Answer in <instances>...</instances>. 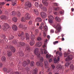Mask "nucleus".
<instances>
[{
  "label": "nucleus",
  "mask_w": 74,
  "mask_h": 74,
  "mask_svg": "<svg viewBox=\"0 0 74 74\" xmlns=\"http://www.w3.org/2000/svg\"><path fill=\"white\" fill-rule=\"evenodd\" d=\"M70 63H71L70 62H69L66 63V64L65 65V67H68L69 65L70 64Z\"/></svg>",
  "instance_id": "obj_31"
},
{
  "label": "nucleus",
  "mask_w": 74,
  "mask_h": 74,
  "mask_svg": "<svg viewBox=\"0 0 74 74\" xmlns=\"http://www.w3.org/2000/svg\"><path fill=\"white\" fill-rule=\"evenodd\" d=\"M25 45V43L23 42H20L18 47H21L22 46H24Z\"/></svg>",
  "instance_id": "obj_23"
},
{
  "label": "nucleus",
  "mask_w": 74,
  "mask_h": 74,
  "mask_svg": "<svg viewBox=\"0 0 74 74\" xmlns=\"http://www.w3.org/2000/svg\"><path fill=\"white\" fill-rule=\"evenodd\" d=\"M51 67L53 69H54L55 68V66H54V65H52Z\"/></svg>",
  "instance_id": "obj_56"
},
{
  "label": "nucleus",
  "mask_w": 74,
  "mask_h": 74,
  "mask_svg": "<svg viewBox=\"0 0 74 74\" xmlns=\"http://www.w3.org/2000/svg\"><path fill=\"white\" fill-rule=\"evenodd\" d=\"M35 32H36V33H38V30L37 29H35Z\"/></svg>",
  "instance_id": "obj_63"
},
{
  "label": "nucleus",
  "mask_w": 74,
  "mask_h": 74,
  "mask_svg": "<svg viewBox=\"0 0 74 74\" xmlns=\"http://www.w3.org/2000/svg\"><path fill=\"white\" fill-rule=\"evenodd\" d=\"M10 48L13 52H15V49L14 47L11 46L10 47Z\"/></svg>",
  "instance_id": "obj_18"
},
{
  "label": "nucleus",
  "mask_w": 74,
  "mask_h": 74,
  "mask_svg": "<svg viewBox=\"0 0 74 74\" xmlns=\"http://www.w3.org/2000/svg\"><path fill=\"white\" fill-rule=\"evenodd\" d=\"M50 33H54V30L52 29H51L50 30Z\"/></svg>",
  "instance_id": "obj_55"
},
{
  "label": "nucleus",
  "mask_w": 74,
  "mask_h": 74,
  "mask_svg": "<svg viewBox=\"0 0 74 74\" xmlns=\"http://www.w3.org/2000/svg\"><path fill=\"white\" fill-rule=\"evenodd\" d=\"M44 23H42L39 27L40 29H42L44 27Z\"/></svg>",
  "instance_id": "obj_26"
},
{
  "label": "nucleus",
  "mask_w": 74,
  "mask_h": 74,
  "mask_svg": "<svg viewBox=\"0 0 74 74\" xmlns=\"http://www.w3.org/2000/svg\"><path fill=\"white\" fill-rule=\"evenodd\" d=\"M27 62L26 61H24L23 62V64L24 67H25L26 65H27L28 64H29L30 63V60H27Z\"/></svg>",
  "instance_id": "obj_8"
},
{
  "label": "nucleus",
  "mask_w": 74,
  "mask_h": 74,
  "mask_svg": "<svg viewBox=\"0 0 74 74\" xmlns=\"http://www.w3.org/2000/svg\"><path fill=\"white\" fill-rule=\"evenodd\" d=\"M34 53L35 55H36L37 56L38 58L40 57V54L39 52H38V49L36 48L35 49Z\"/></svg>",
  "instance_id": "obj_6"
},
{
  "label": "nucleus",
  "mask_w": 74,
  "mask_h": 74,
  "mask_svg": "<svg viewBox=\"0 0 74 74\" xmlns=\"http://www.w3.org/2000/svg\"><path fill=\"white\" fill-rule=\"evenodd\" d=\"M14 74H22V73H21L19 72H17L14 73Z\"/></svg>",
  "instance_id": "obj_52"
},
{
  "label": "nucleus",
  "mask_w": 74,
  "mask_h": 74,
  "mask_svg": "<svg viewBox=\"0 0 74 74\" xmlns=\"http://www.w3.org/2000/svg\"><path fill=\"white\" fill-rule=\"evenodd\" d=\"M60 9V8L59 7H58V8H54V10H55V11H57V10H59Z\"/></svg>",
  "instance_id": "obj_42"
},
{
  "label": "nucleus",
  "mask_w": 74,
  "mask_h": 74,
  "mask_svg": "<svg viewBox=\"0 0 74 74\" xmlns=\"http://www.w3.org/2000/svg\"><path fill=\"white\" fill-rule=\"evenodd\" d=\"M49 22L50 23H53V21L52 20H48Z\"/></svg>",
  "instance_id": "obj_49"
},
{
  "label": "nucleus",
  "mask_w": 74,
  "mask_h": 74,
  "mask_svg": "<svg viewBox=\"0 0 74 74\" xmlns=\"http://www.w3.org/2000/svg\"><path fill=\"white\" fill-rule=\"evenodd\" d=\"M14 37L13 36H10L9 40H12L13 38H14Z\"/></svg>",
  "instance_id": "obj_46"
},
{
  "label": "nucleus",
  "mask_w": 74,
  "mask_h": 74,
  "mask_svg": "<svg viewBox=\"0 0 74 74\" xmlns=\"http://www.w3.org/2000/svg\"><path fill=\"white\" fill-rule=\"evenodd\" d=\"M37 66H40V67H42L43 66V63L42 62H38L36 63Z\"/></svg>",
  "instance_id": "obj_14"
},
{
  "label": "nucleus",
  "mask_w": 74,
  "mask_h": 74,
  "mask_svg": "<svg viewBox=\"0 0 74 74\" xmlns=\"http://www.w3.org/2000/svg\"><path fill=\"white\" fill-rule=\"evenodd\" d=\"M44 51V53L45 54H47V49H45Z\"/></svg>",
  "instance_id": "obj_51"
},
{
  "label": "nucleus",
  "mask_w": 74,
  "mask_h": 74,
  "mask_svg": "<svg viewBox=\"0 0 74 74\" xmlns=\"http://www.w3.org/2000/svg\"><path fill=\"white\" fill-rule=\"evenodd\" d=\"M64 55V57L67 58L66 59V62L72 60L73 59V56L72 55H70L69 56V54L66 53H65Z\"/></svg>",
  "instance_id": "obj_3"
},
{
  "label": "nucleus",
  "mask_w": 74,
  "mask_h": 74,
  "mask_svg": "<svg viewBox=\"0 0 74 74\" xmlns=\"http://www.w3.org/2000/svg\"><path fill=\"white\" fill-rule=\"evenodd\" d=\"M35 5L36 6V7H38V5H39V4L38 2H36L35 3Z\"/></svg>",
  "instance_id": "obj_38"
},
{
  "label": "nucleus",
  "mask_w": 74,
  "mask_h": 74,
  "mask_svg": "<svg viewBox=\"0 0 74 74\" xmlns=\"http://www.w3.org/2000/svg\"><path fill=\"white\" fill-rule=\"evenodd\" d=\"M16 15L18 16H21V13L19 12H17Z\"/></svg>",
  "instance_id": "obj_41"
},
{
  "label": "nucleus",
  "mask_w": 74,
  "mask_h": 74,
  "mask_svg": "<svg viewBox=\"0 0 74 74\" xmlns=\"http://www.w3.org/2000/svg\"><path fill=\"white\" fill-rule=\"evenodd\" d=\"M42 3L45 5H46V6H48V2L47 1L44 0H43Z\"/></svg>",
  "instance_id": "obj_27"
},
{
  "label": "nucleus",
  "mask_w": 74,
  "mask_h": 74,
  "mask_svg": "<svg viewBox=\"0 0 74 74\" xmlns=\"http://www.w3.org/2000/svg\"><path fill=\"white\" fill-rule=\"evenodd\" d=\"M3 29L4 30L5 29L7 30V29H8V28L10 27V26H9V25L8 24L3 23Z\"/></svg>",
  "instance_id": "obj_5"
},
{
  "label": "nucleus",
  "mask_w": 74,
  "mask_h": 74,
  "mask_svg": "<svg viewBox=\"0 0 74 74\" xmlns=\"http://www.w3.org/2000/svg\"><path fill=\"white\" fill-rule=\"evenodd\" d=\"M35 42H36V40H32L30 42V45L31 46L35 44Z\"/></svg>",
  "instance_id": "obj_16"
},
{
  "label": "nucleus",
  "mask_w": 74,
  "mask_h": 74,
  "mask_svg": "<svg viewBox=\"0 0 74 74\" xmlns=\"http://www.w3.org/2000/svg\"><path fill=\"white\" fill-rule=\"evenodd\" d=\"M33 23V22L32 21H30L28 22V24L29 25H32Z\"/></svg>",
  "instance_id": "obj_40"
},
{
  "label": "nucleus",
  "mask_w": 74,
  "mask_h": 74,
  "mask_svg": "<svg viewBox=\"0 0 74 74\" xmlns=\"http://www.w3.org/2000/svg\"><path fill=\"white\" fill-rule=\"evenodd\" d=\"M70 63H71L70 62H69L66 63V64L65 65V67H68L69 65L70 64Z\"/></svg>",
  "instance_id": "obj_32"
},
{
  "label": "nucleus",
  "mask_w": 74,
  "mask_h": 74,
  "mask_svg": "<svg viewBox=\"0 0 74 74\" xmlns=\"http://www.w3.org/2000/svg\"><path fill=\"white\" fill-rule=\"evenodd\" d=\"M34 65V62L33 61H32L30 64L31 66H33Z\"/></svg>",
  "instance_id": "obj_39"
},
{
  "label": "nucleus",
  "mask_w": 74,
  "mask_h": 74,
  "mask_svg": "<svg viewBox=\"0 0 74 74\" xmlns=\"http://www.w3.org/2000/svg\"><path fill=\"white\" fill-rule=\"evenodd\" d=\"M42 43L41 42H37L36 44V45L37 47H40Z\"/></svg>",
  "instance_id": "obj_25"
},
{
  "label": "nucleus",
  "mask_w": 74,
  "mask_h": 74,
  "mask_svg": "<svg viewBox=\"0 0 74 74\" xmlns=\"http://www.w3.org/2000/svg\"><path fill=\"white\" fill-rule=\"evenodd\" d=\"M39 8L42 10H44L45 9V8L41 4H40L39 5Z\"/></svg>",
  "instance_id": "obj_20"
},
{
  "label": "nucleus",
  "mask_w": 74,
  "mask_h": 74,
  "mask_svg": "<svg viewBox=\"0 0 74 74\" xmlns=\"http://www.w3.org/2000/svg\"><path fill=\"white\" fill-rule=\"evenodd\" d=\"M43 36L44 37H47V35L46 34V33L45 32L43 33Z\"/></svg>",
  "instance_id": "obj_53"
},
{
  "label": "nucleus",
  "mask_w": 74,
  "mask_h": 74,
  "mask_svg": "<svg viewBox=\"0 0 74 74\" xmlns=\"http://www.w3.org/2000/svg\"><path fill=\"white\" fill-rule=\"evenodd\" d=\"M32 74H37V69L35 68V69H33Z\"/></svg>",
  "instance_id": "obj_17"
},
{
  "label": "nucleus",
  "mask_w": 74,
  "mask_h": 74,
  "mask_svg": "<svg viewBox=\"0 0 74 74\" xmlns=\"http://www.w3.org/2000/svg\"><path fill=\"white\" fill-rule=\"evenodd\" d=\"M33 12L36 15H38V12L37 10L34 9L33 10Z\"/></svg>",
  "instance_id": "obj_24"
},
{
  "label": "nucleus",
  "mask_w": 74,
  "mask_h": 74,
  "mask_svg": "<svg viewBox=\"0 0 74 74\" xmlns=\"http://www.w3.org/2000/svg\"><path fill=\"white\" fill-rule=\"evenodd\" d=\"M19 28H21V29H23L24 30H26L27 29V27L26 26H23L22 24H20L19 26Z\"/></svg>",
  "instance_id": "obj_10"
},
{
  "label": "nucleus",
  "mask_w": 74,
  "mask_h": 74,
  "mask_svg": "<svg viewBox=\"0 0 74 74\" xmlns=\"http://www.w3.org/2000/svg\"><path fill=\"white\" fill-rule=\"evenodd\" d=\"M70 69L71 70H74V66L73 64H71L70 66Z\"/></svg>",
  "instance_id": "obj_33"
},
{
  "label": "nucleus",
  "mask_w": 74,
  "mask_h": 74,
  "mask_svg": "<svg viewBox=\"0 0 74 74\" xmlns=\"http://www.w3.org/2000/svg\"><path fill=\"white\" fill-rule=\"evenodd\" d=\"M5 4V3L4 2H1L0 3V5H4Z\"/></svg>",
  "instance_id": "obj_50"
},
{
  "label": "nucleus",
  "mask_w": 74,
  "mask_h": 74,
  "mask_svg": "<svg viewBox=\"0 0 74 74\" xmlns=\"http://www.w3.org/2000/svg\"><path fill=\"white\" fill-rule=\"evenodd\" d=\"M18 34L19 37H21V39L22 40H25V37L27 41H29V35L27 33H25L24 36L23 32L22 31H19L18 32Z\"/></svg>",
  "instance_id": "obj_1"
},
{
  "label": "nucleus",
  "mask_w": 74,
  "mask_h": 74,
  "mask_svg": "<svg viewBox=\"0 0 74 74\" xmlns=\"http://www.w3.org/2000/svg\"><path fill=\"white\" fill-rule=\"evenodd\" d=\"M57 69L56 70V71H59V70H62L63 71L64 70V66H62L60 65V64H58V65L56 66V69Z\"/></svg>",
  "instance_id": "obj_4"
},
{
  "label": "nucleus",
  "mask_w": 74,
  "mask_h": 74,
  "mask_svg": "<svg viewBox=\"0 0 74 74\" xmlns=\"http://www.w3.org/2000/svg\"><path fill=\"white\" fill-rule=\"evenodd\" d=\"M48 18H49V19H54L53 17L51 15H49L48 16Z\"/></svg>",
  "instance_id": "obj_34"
},
{
  "label": "nucleus",
  "mask_w": 74,
  "mask_h": 74,
  "mask_svg": "<svg viewBox=\"0 0 74 74\" xmlns=\"http://www.w3.org/2000/svg\"><path fill=\"white\" fill-rule=\"evenodd\" d=\"M54 63H58L59 61L60 60V57L59 56H58V59H56V58H54L53 59Z\"/></svg>",
  "instance_id": "obj_11"
},
{
  "label": "nucleus",
  "mask_w": 74,
  "mask_h": 74,
  "mask_svg": "<svg viewBox=\"0 0 74 74\" xmlns=\"http://www.w3.org/2000/svg\"><path fill=\"white\" fill-rule=\"evenodd\" d=\"M12 15H15V12H12Z\"/></svg>",
  "instance_id": "obj_54"
},
{
  "label": "nucleus",
  "mask_w": 74,
  "mask_h": 74,
  "mask_svg": "<svg viewBox=\"0 0 74 74\" xmlns=\"http://www.w3.org/2000/svg\"><path fill=\"white\" fill-rule=\"evenodd\" d=\"M19 54L21 56H22L24 55V54L22 53V51H20Z\"/></svg>",
  "instance_id": "obj_35"
},
{
  "label": "nucleus",
  "mask_w": 74,
  "mask_h": 74,
  "mask_svg": "<svg viewBox=\"0 0 74 74\" xmlns=\"http://www.w3.org/2000/svg\"><path fill=\"white\" fill-rule=\"evenodd\" d=\"M3 70L4 71H7V69L6 68H3Z\"/></svg>",
  "instance_id": "obj_61"
},
{
  "label": "nucleus",
  "mask_w": 74,
  "mask_h": 74,
  "mask_svg": "<svg viewBox=\"0 0 74 74\" xmlns=\"http://www.w3.org/2000/svg\"><path fill=\"white\" fill-rule=\"evenodd\" d=\"M21 21L22 22H25L26 20L25 19L24 17H22L21 19Z\"/></svg>",
  "instance_id": "obj_45"
},
{
  "label": "nucleus",
  "mask_w": 74,
  "mask_h": 74,
  "mask_svg": "<svg viewBox=\"0 0 74 74\" xmlns=\"http://www.w3.org/2000/svg\"><path fill=\"white\" fill-rule=\"evenodd\" d=\"M25 18L26 20H29L30 18V16L29 13H26L25 15Z\"/></svg>",
  "instance_id": "obj_9"
},
{
  "label": "nucleus",
  "mask_w": 74,
  "mask_h": 74,
  "mask_svg": "<svg viewBox=\"0 0 74 74\" xmlns=\"http://www.w3.org/2000/svg\"><path fill=\"white\" fill-rule=\"evenodd\" d=\"M44 64L46 68H48V67L49 64L47 61H45Z\"/></svg>",
  "instance_id": "obj_19"
},
{
  "label": "nucleus",
  "mask_w": 74,
  "mask_h": 74,
  "mask_svg": "<svg viewBox=\"0 0 74 74\" xmlns=\"http://www.w3.org/2000/svg\"><path fill=\"white\" fill-rule=\"evenodd\" d=\"M12 28L13 30L16 31L17 30V27H16V26L15 25H13L12 26Z\"/></svg>",
  "instance_id": "obj_22"
},
{
  "label": "nucleus",
  "mask_w": 74,
  "mask_h": 74,
  "mask_svg": "<svg viewBox=\"0 0 74 74\" xmlns=\"http://www.w3.org/2000/svg\"><path fill=\"white\" fill-rule=\"evenodd\" d=\"M12 52L10 51H7V54L8 56L9 57H10L12 56Z\"/></svg>",
  "instance_id": "obj_13"
},
{
  "label": "nucleus",
  "mask_w": 74,
  "mask_h": 74,
  "mask_svg": "<svg viewBox=\"0 0 74 74\" xmlns=\"http://www.w3.org/2000/svg\"><path fill=\"white\" fill-rule=\"evenodd\" d=\"M47 72H50L51 71V69L49 68V69H47Z\"/></svg>",
  "instance_id": "obj_58"
},
{
  "label": "nucleus",
  "mask_w": 74,
  "mask_h": 74,
  "mask_svg": "<svg viewBox=\"0 0 74 74\" xmlns=\"http://www.w3.org/2000/svg\"><path fill=\"white\" fill-rule=\"evenodd\" d=\"M36 22H41L42 21V19L40 17H37L36 19Z\"/></svg>",
  "instance_id": "obj_15"
},
{
  "label": "nucleus",
  "mask_w": 74,
  "mask_h": 74,
  "mask_svg": "<svg viewBox=\"0 0 74 74\" xmlns=\"http://www.w3.org/2000/svg\"><path fill=\"white\" fill-rule=\"evenodd\" d=\"M32 3L29 1H28L27 2H26L25 3V6L28 7L29 8H30L32 7Z\"/></svg>",
  "instance_id": "obj_7"
},
{
  "label": "nucleus",
  "mask_w": 74,
  "mask_h": 74,
  "mask_svg": "<svg viewBox=\"0 0 74 74\" xmlns=\"http://www.w3.org/2000/svg\"><path fill=\"white\" fill-rule=\"evenodd\" d=\"M26 49L27 50H30V46H27L26 48Z\"/></svg>",
  "instance_id": "obj_43"
},
{
  "label": "nucleus",
  "mask_w": 74,
  "mask_h": 74,
  "mask_svg": "<svg viewBox=\"0 0 74 74\" xmlns=\"http://www.w3.org/2000/svg\"><path fill=\"white\" fill-rule=\"evenodd\" d=\"M25 70H26V71H30V68L27 67V68H25Z\"/></svg>",
  "instance_id": "obj_47"
},
{
  "label": "nucleus",
  "mask_w": 74,
  "mask_h": 74,
  "mask_svg": "<svg viewBox=\"0 0 74 74\" xmlns=\"http://www.w3.org/2000/svg\"><path fill=\"white\" fill-rule=\"evenodd\" d=\"M31 38L32 40H36L35 39V36L34 35H33V34L31 35Z\"/></svg>",
  "instance_id": "obj_28"
},
{
  "label": "nucleus",
  "mask_w": 74,
  "mask_h": 74,
  "mask_svg": "<svg viewBox=\"0 0 74 74\" xmlns=\"http://www.w3.org/2000/svg\"><path fill=\"white\" fill-rule=\"evenodd\" d=\"M46 45H47V44L44 43V45L43 46V48H45V47H46Z\"/></svg>",
  "instance_id": "obj_60"
},
{
  "label": "nucleus",
  "mask_w": 74,
  "mask_h": 74,
  "mask_svg": "<svg viewBox=\"0 0 74 74\" xmlns=\"http://www.w3.org/2000/svg\"><path fill=\"white\" fill-rule=\"evenodd\" d=\"M53 27L56 29L55 31L56 33H58L60 32L62 30V27L60 26V24H58L56 26L54 25Z\"/></svg>",
  "instance_id": "obj_2"
},
{
  "label": "nucleus",
  "mask_w": 74,
  "mask_h": 74,
  "mask_svg": "<svg viewBox=\"0 0 74 74\" xmlns=\"http://www.w3.org/2000/svg\"><path fill=\"white\" fill-rule=\"evenodd\" d=\"M13 21L15 22L17 21V18L15 17H14L13 18Z\"/></svg>",
  "instance_id": "obj_37"
},
{
  "label": "nucleus",
  "mask_w": 74,
  "mask_h": 74,
  "mask_svg": "<svg viewBox=\"0 0 74 74\" xmlns=\"http://www.w3.org/2000/svg\"><path fill=\"white\" fill-rule=\"evenodd\" d=\"M12 4L13 5H16V3L15 2H12Z\"/></svg>",
  "instance_id": "obj_64"
},
{
  "label": "nucleus",
  "mask_w": 74,
  "mask_h": 74,
  "mask_svg": "<svg viewBox=\"0 0 74 74\" xmlns=\"http://www.w3.org/2000/svg\"><path fill=\"white\" fill-rule=\"evenodd\" d=\"M59 55L60 56H61L62 55V53L61 52H60L59 53Z\"/></svg>",
  "instance_id": "obj_62"
},
{
  "label": "nucleus",
  "mask_w": 74,
  "mask_h": 74,
  "mask_svg": "<svg viewBox=\"0 0 74 74\" xmlns=\"http://www.w3.org/2000/svg\"><path fill=\"white\" fill-rule=\"evenodd\" d=\"M40 60L41 62H43L44 60V59H43V58H41L40 59Z\"/></svg>",
  "instance_id": "obj_57"
},
{
  "label": "nucleus",
  "mask_w": 74,
  "mask_h": 74,
  "mask_svg": "<svg viewBox=\"0 0 74 74\" xmlns=\"http://www.w3.org/2000/svg\"><path fill=\"white\" fill-rule=\"evenodd\" d=\"M44 30L45 31H47L48 30V27L47 25H45L44 27Z\"/></svg>",
  "instance_id": "obj_36"
},
{
  "label": "nucleus",
  "mask_w": 74,
  "mask_h": 74,
  "mask_svg": "<svg viewBox=\"0 0 74 74\" xmlns=\"http://www.w3.org/2000/svg\"><path fill=\"white\" fill-rule=\"evenodd\" d=\"M1 18L2 19H7L8 17L4 15H2L1 16Z\"/></svg>",
  "instance_id": "obj_21"
},
{
  "label": "nucleus",
  "mask_w": 74,
  "mask_h": 74,
  "mask_svg": "<svg viewBox=\"0 0 74 74\" xmlns=\"http://www.w3.org/2000/svg\"><path fill=\"white\" fill-rule=\"evenodd\" d=\"M51 56V55H49L48 54H47L46 56V58H50Z\"/></svg>",
  "instance_id": "obj_44"
},
{
  "label": "nucleus",
  "mask_w": 74,
  "mask_h": 74,
  "mask_svg": "<svg viewBox=\"0 0 74 74\" xmlns=\"http://www.w3.org/2000/svg\"><path fill=\"white\" fill-rule=\"evenodd\" d=\"M37 40L38 41H40V40H41V38L40 37H38L37 38Z\"/></svg>",
  "instance_id": "obj_48"
},
{
  "label": "nucleus",
  "mask_w": 74,
  "mask_h": 74,
  "mask_svg": "<svg viewBox=\"0 0 74 74\" xmlns=\"http://www.w3.org/2000/svg\"><path fill=\"white\" fill-rule=\"evenodd\" d=\"M55 19L56 21H58V22H60V18H59L58 17H56L55 18Z\"/></svg>",
  "instance_id": "obj_30"
},
{
  "label": "nucleus",
  "mask_w": 74,
  "mask_h": 74,
  "mask_svg": "<svg viewBox=\"0 0 74 74\" xmlns=\"http://www.w3.org/2000/svg\"><path fill=\"white\" fill-rule=\"evenodd\" d=\"M13 43L14 44H16V40L14 41H13Z\"/></svg>",
  "instance_id": "obj_59"
},
{
  "label": "nucleus",
  "mask_w": 74,
  "mask_h": 74,
  "mask_svg": "<svg viewBox=\"0 0 74 74\" xmlns=\"http://www.w3.org/2000/svg\"><path fill=\"white\" fill-rule=\"evenodd\" d=\"M40 15L42 18H45V17H46V16H47L46 13L43 12H41V13Z\"/></svg>",
  "instance_id": "obj_12"
},
{
  "label": "nucleus",
  "mask_w": 74,
  "mask_h": 74,
  "mask_svg": "<svg viewBox=\"0 0 74 74\" xmlns=\"http://www.w3.org/2000/svg\"><path fill=\"white\" fill-rule=\"evenodd\" d=\"M1 60L2 62H5L6 58L5 57L3 56L2 57Z\"/></svg>",
  "instance_id": "obj_29"
}]
</instances>
